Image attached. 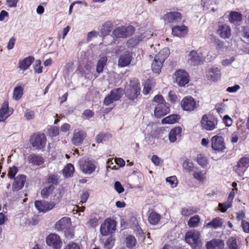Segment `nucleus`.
I'll list each match as a JSON object with an SVG mask.
<instances>
[{
    "instance_id": "f257e3e1",
    "label": "nucleus",
    "mask_w": 249,
    "mask_h": 249,
    "mask_svg": "<svg viewBox=\"0 0 249 249\" xmlns=\"http://www.w3.org/2000/svg\"><path fill=\"white\" fill-rule=\"evenodd\" d=\"M152 102L153 105L155 106L154 114L156 118H161L170 113V105L166 102L162 95L160 94L155 95Z\"/></svg>"
},
{
    "instance_id": "f03ea898",
    "label": "nucleus",
    "mask_w": 249,
    "mask_h": 249,
    "mask_svg": "<svg viewBox=\"0 0 249 249\" xmlns=\"http://www.w3.org/2000/svg\"><path fill=\"white\" fill-rule=\"evenodd\" d=\"M141 84L139 80L134 78L130 80V83L125 88V97L131 105L136 104L139 96L141 95Z\"/></svg>"
},
{
    "instance_id": "7ed1b4c3",
    "label": "nucleus",
    "mask_w": 249,
    "mask_h": 249,
    "mask_svg": "<svg viewBox=\"0 0 249 249\" xmlns=\"http://www.w3.org/2000/svg\"><path fill=\"white\" fill-rule=\"evenodd\" d=\"M169 52V50L164 49L155 55L151 64V69L154 73L160 74L163 63L168 56Z\"/></svg>"
},
{
    "instance_id": "20e7f679",
    "label": "nucleus",
    "mask_w": 249,
    "mask_h": 249,
    "mask_svg": "<svg viewBox=\"0 0 249 249\" xmlns=\"http://www.w3.org/2000/svg\"><path fill=\"white\" fill-rule=\"evenodd\" d=\"M29 142L35 149L44 151L47 143V138L44 133L36 132L30 137Z\"/></svg>"
},
{
    "instance_id": "39448f33",
    "label": "nucleus",
    "mask_w": 249,
    "mask_h": 249,
    "mask_svg": "<svg viewBox=\"0 0 249 249\" xmlns=\"http://www.w3.org/2000/svg\"><path fill=\"white\" fill-rule=\"evenodd\" d=\"M185 240L192 247V249H199L201 246L200 233L196 230H192L186 232L185 235Z\"/></svg>"
},
{
    "instance_id": "423d86ee",
    "label": "nucleus",
    "mask_w": 249,
    "mask_h": 249,
    "mask_svg": "<svg viewBox=\"0 0 249 249\" xmlns=\"http://www.w3.org/2000/svg\"><path fill=\"white\" fill-rule=\"evenodd\" d=\"M200 124L202 130L213 131L217 127L218 119L213 114H204L201 117Z\"/></svg>"
},
{
    "instance_id": "0eeeda50",
    "label": "nucleus",
    "mask_w": 249,
    "mask_h": 249,
    "mask_svg": "<svg viewBox=\"0 0 249 249\" xmlns=\"http://www.w3.org/2000/svg\"><path fill=\"white\" fill-rule=\"evenodd\" d=\"M98 166L97 162L87 159L81 160L79 161V167L82 172L85 174H91L96 169Z\"/></svg>"
},
{
    "instance_id": "6e6552de",
    "label": "nucleus",
    "mask_w": 249,
    "mask_h": 249,
    "mask_svg": "<svg viewBox=\"0 0 249 249\" xmlns=\"http://www.w3.org/2000/svg\"><path fill=\"white\" fill-rule=\"evenodd\" d=\"M134 32L135 28L133 26H122L115 28L112 34L116 38H127L132 36Z\"/></svg>"
},
{
    "instance_id": "1a4fd4ad",
    "label": "nucleus",
    "mask_w": 249,
    "mask_h": 249,
    "mask_svg": "<svg viewBox=\"0 0 249 249\" xmlns=\"http://www.w3.org/2000/svg\"><path fill=\"white\" fill-rule=\"evenodd\" d=\"M124 90L122 88L112 89L109 93L105 97L104 104L107 106L112 104L114 101H119L123 95Z\"/></svg>"
},
{
    "instance_id": "9d476101",
    "label": "nucleus",
    "mask_w": 249,
    "mask_h": 249,
    "mask_svg": "<svg viewBox=\"0 0 249 249\" xmlns=\"http://www.w3.org/2000/svg\"><path fill=\"white\" fill-rule=\"evenodd\" d=\"M116 227V222L111 218H107L100 227V232L103 236H107L109 233L115 232Z\"/></svg>"
},
{
    "instance_id": "9b49d317",
    "label": "nucleus",
    "mask_w": 249,
    "mask_h": 249,
    "mask_svg": "<svg viewBox=\"0 0 249 249\" xmlns=\"http://www.w3.org/2000/svg\"><path fill=\"white\" fill-rule=\"evenodd\" d=\"M47 245L52 249H61L63 242L60 236L56 233L49 234L46 238Z\"/></svg>"
},
{
    "instance_id": "f8f14e48",
    "label": "nucleus",
    "mask_w": 249,
    "mask_h": 249,
    "mask_svg": "<svg viewBox=\"0 0 249 249\" xmlns=\"http://www.w3.org/2000/svg\"><path fill=\"white\" fill-rule=\"evenodd\" d=\"M182 110L191 112L197 108V104L194 98L190 95L184 97L180 102Z\"/></svg>"
},
{
    "instance_id": "ddd939ff",
    "label": "nucleus",
    "mask_w": 249,
    "mask_h": 249,
    "mask_svg": "<svg viewBox=\"0 0 249 249\" xmlns=\"http://www.w3.org/2000/svg\"><path fill=\"white\" fill-rule=\"evenodd\" d=\"M212 148L218 152H222L226 148L224 139L222 136L214 135L211 139Z\"/></svg>"
},
{
    "instance_id": "4468645a",
    "label": "nucleus",
    "mask_w": 249,
    "mask_h": 249,
    "mask_svg": "<svg viewBox=\"0 0 249 249\" xmlns=\"http://www.w3.org/2000/svg\"><path fill=\"white\" fill-rule=\"evenodd\" d=\"M174 75L176 77V81L179 86H184L189 82V74L184 70L180 69L177 71Z\"/></svg>"
},
{
    "instance_id": "2eb2a0df",
    "label": "nucleus",
    "mask_w": 249,
    "mask_h": 249,
    "mask_svg": "<svg viewBox=\"0 0 249 249\" xmlns=\"http://www.w3.org/2000/svg\"><path fill=\"white\" fill-rule=\"evenodd\" d=\"M249 166V158L243 157L233 167V170L239 176L243 175L247 168Z\"/></svg>"
},
{
    "instance_id": "dca6fc26",
    "label": "nucleus",
    "mask_w": 249,
    "mask_h": 249,
    "mask_svg": "<svg viewBox=\"0 0 249 249\" xmlns=\"http://www.w3.org/2000/svg\"><path fill=\"white\" fill-rule=\"evenodd\" d=\"M55 205L54 202L45 200H36L35 206L39 212L46 213L53 209Z\"/></svg>"
},
{
    "instance_id": "f3484780",
    "label": "nucleus",
    "mask_w": 249,
    "mask_h": 249,
    "mask_svg": "<svg viewBox=\"0 0 249 249\" xmlns=\"http://www.w3.org/2000/svg\"><path fill=\"white\" fill-rule=\"evenodd\" d=\"M71 227V219L69 217L61 218L55 225L56 230L58 231H63Z\"/></svg>"
},
{
    "instance_id": "a211bd4d",
    "label": "nucleus",
    "mask_w": 249,
    "mask_h": 249,
    "mask_svg": "<svg viewBox=\"0 0 249 249\" xmlns=\"http://www.w3.org/2000/svg\"><path fill=\"white\" fill-rule=\"evenodd\" d=\"M87 136L86 132L82 130L75 129L71 139L72 143L75 145H80Z\"/></svg>"
},
{
    "instance_id": "6ab92c4d",
    "label": "nucleus",
    "mask_w": 249,
    "mask_h": 249,
    "mask_svg": "<svg viewBox=\"0 0 249 249\" xmlns=\"http://www.w3.org/2000/svg\"><path fill=\"white\" fill-rule=\"evenodd\" d=\"M26 180V176L24 175H18L14 179V181L12 185V190L13 191L17 192L21 190L25 184Z\"/></svg>"
},
{
    "instance_id": "aec40b11",
    "label": "nucleus",
    "mask_w": 249,
    "mask_h": 249,
    "mask_svg": "<svg viewBox=\"0 0 249 249\" xmlns=\"http://www.w3.org/2000/svg\"><path fill=\"white\" fill-rule=\"evenodd\" d=\"M224 241L220 239H213L208 241L206 244V249H223Z\"/></svg>"
},
{
    "instance_id": "412c9836",
    "label": "nucleus",
    "mask_w": 249,
    "mask_h": 249,
    "mask_svg": "<svg viewBox=\"0 0 249 249\" xmlns=\"http://www.w3.org/2000/svg\"><path fill=\"white\" fill-rule=\"evenodd\" d=\"M217 32L219 36L223 39L229 38L231 35V28L226 24L219 26Z\"/></svg>"
},
{
    "instance_id": "4be33fe9",
    "label": "nucleus",
    "mask_w": 249,
    "mask_h": 249,
    "mask_svg": "<svg viewBox=\"0 0 249 249\" xmlns=\"http://www.w3.org/2000/svg\"><path fill=\"white\" fill-rule=\"evenodd\" d=\"M9 109V103L5 101L0 108V122L4 121L11 114Z\"/></svg>"
},
{
    "instance_id": "5701e85b",
    "label": "nucleus",
    "mask_w": 249,
    "mask_h": 249,
    "mask_svg": "<svg viewBox=\"0 0 249 249\" xmlns=\"http://www.w3.org/2000/svg\"><path fill=\"white\" fill-rule=\"evenodd\" d=\"M164 18L169 23H177L180 21L182 16L179 12H172L167 13Z\"/></svg>"
},
{
    "instance_id": "b1692460",
    "label": "nucleus",
    "mask_w": 249,
    "mask_h": 249,
    "mask_svg": "<svg viewBox=\"0 0 249 249\" xmlns=\"http://www.w3.org/2000/svg\"><path fill=\"white\" fill-rule=\"evenodd\" d=\"M35 60L34 57L29 56L22 60H20L18 63V67L21 70H27Z\"/></svg>"
},
{
    "instance_id": "393cba45",
    "label": "nucleus",
    "mask_w": 249,
    "mask_h": 249,
    "mask_svg": "<svg viewBox=\"0 0 249 249\" xmlns=\"http://www.w3.org/2000/svg\"><path fill=\"white\" fill-rule=\"evenodd\" d=\"M187 32L188 28L184 25L174 26L172 28V33L174 36L182 37L186 35Z\"/></svg>"
},
{
    "instance_id": "a878e982",
    "label": "nucleus",
    "mask_w": 249,
    "mask_h": 249,
    "mask_svg": "<svg viewBox=\"0 0 249 249\" xmlns=\"http://www.w3.org/2000/svg\"><path fill=\"white\" fill-rule=\"evenodd\" d=\"M188 60L191 62L194 66H198L201 64L203 63V60L201 57H200L197 53L194 51H191L189 54Z\"/></svg>"
},
{
    "instance_id": "bb28decb",
    "label": "nucleus",
    "mask_w": 249,
    "mask_h": 249,
    "mask_svg": "<svg viewBox=\"0 0 249 249\" xmlns=\"http://www.w3.org/2000/svg\"><path fill=\"white\" fill-rule=\"evenodd\" d=\"M131 60L132 55L129 52H125L120 56L118 60V65L121 67H126L130 63Z\"/></svg>"
},
{
    "instance_id": "cd10ccee",
    "label": "nucleus",
    "mask_w": 249,
    "mask_h": 249,
    "mask_svg": "<svg viewBox=\"0 0 249 249\" xmlns=\"http://www.w3.org/2000/svg\"><path fill=\"white\" fill-rule=\"evenodd\" d=\"M228 19L231 23H240L243 20V15L240 12L232 11L230 13Z\"/></svg>"
},
{
    "instance_id": "c85d7f7f",
    "label": "nucleus",
    "mask_w": 249,
    "mask_h": 249,
    "mask_svg": "<svg viewBox=\"0 0 249 249\" xmlns=\"http://www.w3.org/2000/svg\"><path fill=\"white\" fill-rule=\"evenodd\" d=\"M209 72L211 73H208L206 75L207 79L208 80L216 81L220 78V71L218 68H211L209 70Z\"/></svg>"
},
{
    "instance_id": "c756f323",
    "label": "nucleus",
    "mask_w": 249,
    "mask_h": 249,
    "mask_svg": "<svg viewBox=\"0 0 249 249\" xmlns=\"http://www.w3.org/2000/svg\"><path fill=\"white\" fill-rule=\"evenodd\" d=\"M182 128L179 126L175 127L171 130L169 133V140L170 142H174L177 140V137H180Z\"/></svg>"
},
{
    "instance_id": "7c9ffc66",
    "label": "nucleus",
    "mask_w": 249,
    "mask_h": 249,
    "mask_svg": "<svg viewBox=\"0 0 249 249\" xmlns=\"http://www.w3.org/2000/svg\"><path fill=\"white\" fill-rule=\"evenodd\" d=\"M113 23L109 21H106L102 26L101 29V35L106 36L109 34L113 29Z\"/></svg>"
},
{
    "instance_id": "2f4dec72",
    "label": "nucleus",
    "mask_w": 249,
    "mask_h": 249,
    "mask_svg": "<svg viewBox=\"0 0 249 249\" xmlns=\"http://www.w3.org/2000/svg\"><path fill=\"white\" fill-rule=\"evenodd\" d=\"M180 116L178 114H171L161 120L162 124H175L180 119Z\"/></svg>"
},
{
    "instance_id": "473e14b6",
    "label": "nucleus",
    "mask_w": 249,
    "mask_h": 249,
    "mask_svg": "<svg viewBox=\"0 0 249 249\" xmlns=\"http://www.w3.org/2000/svg\"><path fill=\"white\" fill-rule=\"evenodd\" d=\"M112 137V135L109 133L100 132L95 137L96 142L103 143L106 141H109Z\"/></svg>"
},
{
    "instance_id": "72a5a7b5",
    "label": "nucleus",
    "mask_w": 249,
    "mask_h": 249,
    "mask_svg": "<svg viewBox=\"0 0 249 249\" xmlns=\"http://www.w3.org/2000/svg\"><path fill=\"white\" fill-rule=\"evenodd\" d=\"M223 221L222 219L217 217L213 219L211 222L206 224L207 228H213L216 229L221 227L222 226Z\"/></svg>"
},
{
    "instance_id": "f704fd0d",
    "label": "nucleus",
    "mask_w": 249,
    "mask_h": 249,
    "mask_svg": "<svg viewBox=\"0 0 249 249\" xmlns=\"http://www.w3.org/2000/svg\"><path fill=\"white\" fill-rule=\"evenodd\" d=\"M200 223V217L198 215H195L190 218L188 221V226L190 228H196L199 226Z\"/></svg>"
},
{
    "instance_id": "c9c22d12",
    "label": "nucleus",
    "mask_w": 249,
    "mask_h": 249,
    "mask_svg": "<svg viewBox=\"0 0 249 249\" xmlns=\"http://www.w3.org/2000/svg\"><path fill=\"white\" fill-rule=\"evenodd\" d=\"M74 172L73 165L71 163H68L63 170V174L66 178L71 177Z\"/></svg>"
},
{
    "instance_id": "e433bc0d",
    "label": "nucleus",
    "mask_w": 249,
    "mask_h": 249,
    "mask_svg": "<svg viewBox=\"0 0 249 249\" xmlns=\"http://www.w3.org/2000/svg\"><path fill=\"white\" fill-rule=\"evenodd\" d=\"M160 220V215L155 212H151L148 217V220L152 225H156Z\"/></svg>"
},
{
    "instance_id": "4c0bfd02",
    "label": "nucleus",
    "mask_w": 249,
    "mask_h": 249,
    "mask_svg": "<svg viewBox=\"0 0 249 249\" xmlns=\"http://www.w3.org/2000/svg\"><path fill=\"white\" fill-rule=\"evenodd\" d=\"M23 90L21 86L15 87L13 91V98L16 101L20 100L23 95Z\"/></svg>"
},
{
    "instance_id": "58836bf2",
    "label": "nucleus",
    "mask_w": 249,
    "mask_h": 249,
    "mask_svg": "<svg viewBox=\"0 0 249 249\" xmlns=\"http://www.w3.org/2000/svg\"><path fill=\"white\" fill-rule=\"evenodd\" d=\"M107 61V58L106 56L102 57L99 59L96 66L97 72L100 73L103 71L104 68L106 65Z\"/></svg>"
},
{
    "instance_id": "ea45409f",
    "label": "nucleus",
    "mask_w": 249,
    "mask_h": 249,
    "mask_svg": "<svg viewBox=\"0 0 249 249\" xmlns=\"http://www.w3.org/2000/svg\"><path fill=\"white\" fill-rule=\"evenodd\" d=\"M227 245L229 249H239L235 237H231L227 241Z\"/></svg>"
},
{
    "instance_id": "a19ab883",
    "label": "nucleus",
    "mask_w": 249,
    "mask_h": 249,
    "mask_svg": "<svg viewBox=\"0 0 249 249\" xmlns=\"http://www.w3.org/2000/svg\"><path fill=\"white\" fill-rule=\"evenodd\" d=\"M54 189V187L53 184H50L49 186L44 188L41 192V196L44 198H47L52 193Z\"/></svg>"
},
{
    "instance_id": "79ce46f5",
    "label": "nucleus",
    "mask_w": 249,
    "mask_h": 249,
    "mask_svg": "<svg viewBox=\"0 0 249 249\" xmlns=\"http://www.w3.org/2000/svg\"><path fill=\"white\" fill-rule=\"evenodd\" d=\"M125 241L126 247L129 249H132L134 247L137 243L135 237L132 235L126 237Z\"/></svg>"
},
{
    "instance_id": "37998d69",
    "label": "nucleus",
    "mask_w": 249,
    "mask_h": 249,
    "mask_svg": "<svg viewBox=\"0 0 249 249\" xmlns=\"http://www.w3.org/2000/svg\"><path fill=\"white\" fill-rule=\"evenodd\" d=\"M196 213H197V210L193 207H183L181 211V214L184 216H188Z\"/></svg>"
},
{
    "instance_id": "c03bdc74",
    "label": "nucleus",
    "mask_w": 249,
    "mask_h": 249,
    "mask_svg": "<svg viewBox=\"0 0 249 249\" xmlns=\"http://www.w3.org/2000/svg\"><path fill=\"white\" fill-rule=\"evenodd\" d=\"M153 87V84L151 80L147 79L143 86V93L145 95L148 94L151 91Z\"/></svg>"
},
{
    "instance_id": "a18cd8bd",
    "label": "nucleus",
    "mask_w": 249,
    "mask_h": 249,
    "mask_svg": "<svg viewBox=\"0 0 249 249\" xmlns=\"http://www.w3.org/2000/svg\"><path fill=\"white\" fill-rule=\"evenodd\" d=\"M232 204L228 200L224 203H219L218 205L219 210L222 213H225L228 209L232 207Z\"/></svg>"
},
{
    "instance_id": "49530a36",
    "label": "nucleus",
    "mask_w": 249,
    "mask_h": 249,
    "mask_svg": "<svg viewBox=\"0 0 249 249\" xmlns=\"http://www.w3.org/2000/svg\"><path fill=\"white\" fill-rule=\"evenodd\" d=\"M115 241V238L112 236H110L105 241L104 248L105 249H111L114 246Z\"/></svg>"
},
{
    "instance_id": "de8ad7c7",
    "label": "nucleus",
    "mask_w": 249,
    "mask_h": 249,
    "mask_svg": "<svg viewBox=\"0 0 249 249\" xmlns=\"http://www.w3.org/2000/svg\"><path fill=\"white\" fill-rule=\"evenodd\" d=\"M205 173H203L201 171H194L193 177L200 182H204L206 179Z\"/></svg>"
},
{
    "instance_id": "09e8293b",
    "label": "nucleus",
    "mask_w": 249,
    "mask_h": 249,
    "mask_svg": "<svg viewBox=\"0 0 249 249\" xmlns=\"http://www.w3.org/2000/svg\"><path fill=\"white\" fill-rule=\"evenodd\" d=\"M59 178L57 175H51L46 179V183L53 184V186L57 185L58 183Z\"/></svg>"
},
{
    "instance_id": "8fccbe9b",
    "label": "nucleus",
    "mask_w": 249,
    "mask_h": 249,
    "mask_svg": "<svg viewBox=\"0 0 249 249\" xmlns=\"http://www.w3.org/2000/svg\"><path fill=\"white\" fill-rule=\"evenodd\" d=\"M29 160L30 162L36 165H40L44 162L42 157H31Z\"/></svg>"
},
{
    "instance_id": "3c124183",
    "label": "nucleus",
    "mask_w": 249,
    "mask_h": 249,
    "mask_svg": "<svg viewBox=\"0 0 249 249\" xmlns=\"http://www.w3.org/2000/svg\"><path fill=\"white\" fill-rule=\"evenodd\" d=\"M184 169L187 172H191L193 171L194 167L192 162H190L188 160H186L182 164Z\"/></svg>"
},
{
    "instance_id": "603ef678",
    "label": "nucleus",
    "mask_w": 249,
    "mask_h": 249,
    "mask_svg": "<svg viewBox=\"0 0 249 249\" xmlns=\"http://www.w3.org/2000/svg\"><path fill=\"white\" fill-rule=\"evenodd\" d=\"M59 133V128L56 126H52L48 129V134L51 137H56Z\"/></svg>"
},
{
    "instance_id": "864d4df0",
    "label": "nucleus",
    "mask_w": 249,
    "mask_h": 249,
    "mask_svg": "<svg viewBox=\"0 0 249 249\" xmlns=\"http://www.w3.org/2000/svg\"><path fill=\"white\" fill-rule=\"evenodd\" d=\"M98 224L99 219L97 217H92V216H91V218L88 221L87 225L88 227L94 228L97 226Z\"/></svg>"
},
{
    "instance_id": "5fc2aeb1",
    "label": "nucleus",
    "mask_w": 249,
    "mask_h": 249,
    "mask_svg": "<svg viewBox=\"0 0 249 249\" xmlns=\"http://www.w3.org/2000/svg\"><path fill=\"white\" fill-rule=\"evenodd\" d=\"M64 232V236L68 239H73L74 237V231L71 227L63 231Z\"/></svg>"
},
{
    "instance_id": "6e6d98bb",
    "label": "nucleus",
    "mask_w": 249,
    "mask_h": 249,
    "mask_svg": "<svg viewBox=\"0 0 249 249\" xmlns=\"http://www.w3.org/2000/svg\"><path fill=\"white\" fill-rule=\"evenodd\" d=\"M166 180L169 182L172 188L177 186L178 181L176 176H171L166 178Z\"/></svg>"
},
{
    "instance_id": "4d7b16f0",
    "label": "nucleus",
    "mask_w": 249,
    "mask_h": 249,
    "mask_svg": "<svg viewBox=\"0 0 249 249\" xmlns=\"http://www.w3.org/2000/svg\"><path fill=\"white\" fill-rule=\"evenodd\" d=\"M242 36L247 39V42H249V27L243 26L241 31Z\"/></svg>"
},
{
    "instance_id": "13d9d810",
    "label": "nucleus",
    "mask_w": 249,
    "mask_h": 249,
    "mask_svg": "<svg viewBox=\"0 0 249 249\" xmlns=\"http://www.w3.org/2000/svg\"><path fill=\"white\" fill-rule=\"evenodd\" d=\"M41 62L39 60L36 61L35 65L34 66L35 72L37 73L42 72V67L41 66Z\"/></svg>"
},
{
    "instance_id": "bf43d9fd",
    "label": "nucleus",
    "mask_w": 249,
    "mask_h": 249,
    "mask_svg": "<svg viewBox=\"0 0 249 249\" xmlns=\"http://www.w3.org/2000/svg\"><path fill=\"white\" fill-rule=\"evenodd\" d=\"M94 112L90 109H86L82 113V116L86 119H89L94 116Z\"/></svg>"
},
{
    "instance_id": "052dcab7",
    "label": "nucleus",
    "mask_w": 249,
    "mask_h": 249,
    "mask_svg": "<svg viewBox=\"0 0 249 249\" xmlns=\"http://www.w3.org/2000/svg\"><path fill=\"white\" fill-rule=\"evenodd\" d=\"M216 4V1H213L212 0H201L200 4L203 8H209V6L213 3Z\"/></svg>"
},
{
    "instance_id": "680f3d73",
    "label": "nucleus",
    "mask_w": 249,
    "mask_h": 249,
    "mask_svg": "<svg viewBox=\"0 0 249 249\" xmlns=\"http://www.w3.org/2000/svg\"><path fill=\"white\" fill-rule=\"evenodd\" d=\"M18 171V169L16 166H13L12 167L10 168L9 171L8 173L9 178L11 179L14 178Z\"/></svg>"
},
{
    "instance_id": "e2e57ef3",
    "label": "nucleus",
    "mask_w": 249,
    "mask_h": 249,
    "mask_svg": "<svg viewBox=\"0 0 249 249\" xmlns=\"http://www.w3.org/2000/svg\"><path fill=\"white\" fill-rule=\"evenodd\" d=\"M225 105L224 103L217 104L215 106V109L218 114L224 113Z\"/></svg>"
},
{
    "instance_id": "0e129e2a",
    "label": "nucleus",
    "mask_w": 249,
    "mask_h": 249,
    "mask_svg": "<svg viewBox=\"0 0 249 249\" xmlns=\"http://www.w3.org/2000/svg\"><path fill=\"white\" fill-rule=\"evenodd\" d=\"M197 162L199 165L203 167H205L207 164V160L205 157H199L197 159Z\"/></svg>"
},
{
    "instance_id": "69168bd1",
    "label": "nucleus",
    "mask_w": 249,
    "mask_h": 249,
    "mask_svg": "<svg viewBox=\"0 0 249 249\" xmlns=\"http://www.w3.org/2000/svg\"><path fill=\"white\" fill-rule=\"evenodd\" d=\"M223 122L226 126H230L232 124V120L227 115L224 116L223 118Z\"/></svg>"
},
{
    "instance_id": "338daca9",
    "label": "nucleus",
    "mask_w": 249,
    "mask_h": 249,
    "mask_svg": "<svg viewBox=\"0 0 249 249\" xmlns=\"http://www.w3.org/2000/svg\"><path fill=\"white\" fill-rule=\"evenodd\" d=\"M114 188L115 190L119 193L121 194L124 192V188L122 186L121 183L119 181H116L114 183Z\"/></svg>"
},
{
    "instance_id": "774afa93",
    "label": "nucleus",
    "mask_w": 249,
    "mask_h": 249,
    "mask_svg": "<svg viewBox=\"0 0 249 249\" xmlns=\"http://www.w3.org/2000/svg\"><path fill=\"white\" fill-rule=\"evenodd\" d=\"M64 249H80V248L78 244L75 242H71L67 244Z\"/></svg>"
}]
</instances>
